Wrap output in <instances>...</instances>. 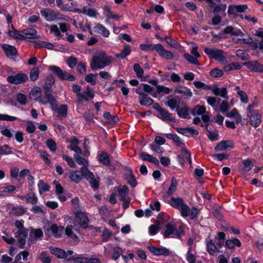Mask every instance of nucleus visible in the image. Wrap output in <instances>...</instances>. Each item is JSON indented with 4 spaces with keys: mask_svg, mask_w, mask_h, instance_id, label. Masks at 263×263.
<instances>
[{
    "mask_svg": "<svg viewBox=\"0 0 263 263\" xmlns=\"http://www.w3.org/2000/svg\"><path fill=\"white\" fill-rule=\"evenodd\" d=\"M170 204L173 208L178 209L183 217H186L189 216L191 218L194 219L196 217L198 213L197 209L195 208L190 209L186 204L184 203L182 199L180 198H171Z\"/></svg>",
    "mask_w": 263,
    "mask_h": 263,
    "instance_id": "obj_1",
    "label": "nucleus"
},
{
    "mask_svg": "<svg viewBox=\"0 0 263 263\" xmlns=\"http://www.w3.org/2000/svg\"><path fill=\"white\" fill-rule=\"evenodd\" d=\"M112 61V58L110 56L107 55L104 51H100L93 56L90 66L92 70L103 69L111 64Z\"/></svg>",
    "mask_w": 263,
    "mask_h": 263,
    "instance_id": "obj_2",
    "label": "nucleus"
},
{
    "mask_svg": "<svg viewBox=\"0 0 263 263\" xmlns=\"http://www.w3.org/2000/svg\"><path fill=\"white\" fill-rule=\"evenodd\" d=\"M39 102L44 105L49 103L52 110L58 114V117H65L67 115V105L63 104L58 106L53 95H47L46 98L40 100Z\"/></svg>",
    "mask_w": 263,
    "mask_h": 263,
    "instance_id": "obj_3",
    "label": "nucleus"
},
{
    "mask_svg": "<svg viewBox=\"0 0 263 263\" xmlns=\"http://www.w3.org/2000/svg\"><path fill=\"white\" fill-rule=\"evenodd\" d=\"M204 51L210 58L214 59L220 63L224 64L227 62L226 58L221 50L205 48Z\"/></svg>",
    "mask_w": 263,
    "mask_h": 263,
    "instance_id": "obj_4",
    "label": "nucleus"
},
{
    "mask_svg": "<svg viewBox=\"0 0 263 263\" xmlns=\"http://www.w3.org/2000/svg\"><path fill=\"white\" fill-rule=\"evenodd\" d=\"M48 69L53 71L61 79L66 80L69 81H73L75 80V77L61 69L59 67L56 66H49Z\"/></svg>",
    "mask_w": 263,
    "mask_h": 263,
    "instance_id": "obj_5",
    "label": "nucleus"
},
{
    "mask_svg": "<svg viewBox=\"0 0 263 263\" xmlns=\"http://www.w3.org/2000/svg\"><path fill=\"white\" fill-rule=\"evenodd\" d=\"M43 236V233L40 229L31 228L29 233L28 245L30 246L33 243L40 240Z\"/></svg>",
    "mask_w": 263,
    "mask_h": 263,
    "instance_id": "obj_6",
    "label": "nucleus"
},
{
    "mask_svg": "<svg viewBox=\"0 0 263 263\" xmlns=\"http://www.w3.org/2000/svg\"><path fill=\"white\" fill-rule=\"evenodd\" d=\"M81 171L84 174V177L89 182L91 186L94 189L98 188L99 186V180L95 177L93 174L87 168L81 167Z\"/></svg>",
    "mask_w": 263,
    "mask_h": 263,
    "instance_id": "obj_7",
    "label": "nucleus"
},
{
    "mask_svg": "<svg viewBox=\"0 0 263 263\" xmlns=\"http://www.w3.org/2000/svg\"><path fill=\"white\" fill-rule=\"evenodd\" d=\"M163 236L165 238L180 237V234H178L176 228L173 222H170L166 224V230L164 233Z\"/></svg>",
    "mask_w": 263,
    "mask_h": 263,
    "instance_id": "obj_8",
    "label": "nucleus"
},
{
    "mask_svg": "<svg viewBox=\"0 0 263 263\" xmlns=\"http://www.w3.org/2000/svg\"><path fill=\"white\" fill-rule=\"evenodd\" d=\"M64 228L63 226H58L55 224H51L46 229V233H51L57 238L61 237L64 233Z\"/></svg>",
    "mask_w": 263,
    "mask_h": 263,
    "instance_id": "obj_9",
    "label": "nucleus"
},
{
    "mask_svg": "<svg viewBox=\"0 0 263 263\" xmlns=\"http://www.w3.org/2000/svg\"><path fill=\"white\" fill-rule=\"evenodd\" d=\"M28 76L24 73H18L15 76H10L7 77V81L13 84H18L27 81Z\"/></svg>",
    "mask_w": 263,
    "mask_h": 263,
    "instance_id": "obj_10",
    "label": "nucleus"
},
{
    "mask_svg": "<svg viewBox=\"0 0 263 263\" xmlns=\"http://www.w3.org/2000/svg\"><path fill=\"white\" fill-rule=\"evenodd\" d=\"M41 14L48 22L54 21L58 18V13L50 9H42L41 11Z\"/></svg>",
    "mask_w": 263,
    "mask_h": 263,
    "instance_id": "obj_11",
    "label": "nucleus"
},
{
    "mask_svg": "<svg viewBox=\"0 0 263 263\" xmlns=\"http://www.w3.org/2000/svg\"><path fill=\"white\" fill-rule=\"evenodd\" d=\"M28 235V230H23L15 233V237L17 238L19 247L23 248L26 243V238Z\"/></svg>",
    "mask_w": 263,
    "mask_h": 263,
    "instance_id": "obj_12",
    "label": "nucleus"
},
{
    "mask_svg": "<svg viewBox=\"0 0 263 263\" xmlns=\"http://www.w3.org/2000/svg\"><path fill=\"white\" fill-rule=\"evenodd\" d=\"M234 145L230 140L222 141L219 142L215 147L216 152L227 151L233 148Z\"/></svg>",
    "mask_w": 263,
    "mask_h": 263,
    "instance_id": "obj_13",
    "label": "nucleus"
},
{
    "mask_svg": "<svg viewBox=\"0 0 263 263\" xmlns=\"http://www.w3.org/2000/svg\"><path fill=\"white\" fill-rule=\"evenodd\" d=\"M149 250L156 256L159 255H168L170 254V252L168 249L165 248L161 247H155L153 246H150L148 247Z\"/></svg>",
    "mask_w": 263,
    "mask_h": 263,
    "instance_id": "obj_14",
    "label": "nucleus"
},
{
    "mask_svg": "<svg viewBox=\"0 0 263 263\" xmlns=\"http://www.w3.org/2000/svg\"><path fill=\"white\" fill-rule=\"evenodd\" d=\"M23 39H37L40 37L37 34V31L33 28H27L23 31Z\"/></svg>",
    "mask_w": 263,
    "mask_h": 263,
    "instance_id": "obj_15",
    "label": "nucleus"
},
{
    "mask_svg": "<svg viewBox=\"0 0 263 263\" xmlns=\"http://www.w3.org/2000/svg\"><path fill=\"white\" fill-rule=\"evenodd\" d=\"M156 51L164 58L169 59L174 57V54L171 52L164 49L161 44H156Z\"/></svg>",
    "mask_w": 263,
    "mask_h": 263,
    "instance_id": "obj_16",
    "label": "nucleus"
},
{
    "mask_svg": "<svg viewBox=\"0 0 263 263\" xmlns=\"http://www.w3.org/2000/svg\"><path fill=\"white\" fill-rule=\"evenodd\" d=\"M69 177L72 181L79 183L84 177V174L82 172L81 168L80 171L76 170L71 171L69 173Z\"/></svg>",
    "mask_w": 263,
    "mask_h": 263,
    "instance_id": "obj_17",
    "label": "nucleus"
},
{
    "mask_svg": "<svg viewBox=\"0 0 263 263\" xmlns=\"http://www.w3.org/2000/svg\"><path fill=\"white\" fill-rule=\"evenodd\" d=\"M76 217L80 224L83 228L87 227L88 223V219L85 213L78 212L76 213Z\"/></svg>",
    "mask_w": 263,
    "mask_h": 263,
    "instance_id": "obj_18",
    "label": "nucleus"
},
{
    "mask_svg": "<svg viewBox=\"0 0 263 263\" xmlns=\"http://www.w3.org/2000/svg\"><path fill=\"white\" fill-rule=\"evenodd\" d=\"M253 166V163L251 160L249 159L245 160L240 164H239V171L241 173H246L250 171Z\"/></svg>",
    "mask_w": 263,
    "mask_h": 263,
    "instance_id": "obj_19",
    "label": "nucleus"
},
{
    "mask_svg": "<svg viewBox=\"0 0 263 263\" xmlns=\"http://www.w3.org/2000/svg\"><path fill=\"white\" fill-rule=\"evenodd\" d=\"M75 11L83 13L91 17H96L98 14L97 11L95 9L89 8L87 6L83 7L82 10L76 9Z\"/></svg>",
    "mask_w": 263,
    "mask_h": 263,
    "instance_id": "obj_20",
    "label": "nucleus"
},
{
    "mask_svg": "<svg viewBox=\"0 0 263 263\" xmlns=\"http://www.w3.org/2000/svg\"><path fill=\"white\" fill-rule=\"evenodd\" d=\"M178 161L181 164L184 163L185 160L188 161L190 164L192 163L190 153L186 149H182L178 157Z\"/></svg>",
    "mask_w": 263,
    "mask_h": 263,
    "instance_id": "obj_21",
    "label": "nucleus"
},
{
    "mask_svg": "<svg viewBox=\"0 0 263 263\" xmlns=\"http://www.w3.org/2000/svg\"><path fill=\"white\" fill-rule=\"evenodd\" d=\"M47 87L46 88V96L45 97H42V90L40 87H34L31 90V95L34 97V99L39 102L40 100L46 98L47 95H52L51 93H49L48 92Z\"/></svg>",
    "mask_w": 263,
    "mask_h": 263,
    "instance_id": "obj_22",
    "label": "nucleus"
},
{
    "mask_svg": "<svg viewBox=\"0 0 263 263\" xmlns=\"http://www.w3.org/2000/svg\"><path fill=\"white\" fill-rule=\"evenodd\" d=\"M248 8L246 5H231L229 7L228 12L229 14H235L237 12H242Z\"/></svg>",
    "mask_w": 263,
    "mask_h": 263,
    "instance_id": "obj_23",
    "label": "nucleus"
},
{
    "mask_svg": "<svg viewBox=\"0 0 263 263\" xmlns=\"http://www.w3.org/2000/svg\"><path fill=\"white\" fill-rule=\"evenodd\" d=\"M206 250L211 255H216L218 252V249L215 246L212 239L206 240Z\"/></svg>",
    "mask_w": 263,
    "mask_h": 263,
    "instance_id": "obj_24",
    "label": "nucleus"
},
{
    "mask_svg": "<svg viewBox=\"0 0 263 263\" xmlns=\"http://www.w3.org/2000/svg\"><path fill=\"white\" fill-rule=\"evenodd\" d=\"M261 121V115L257 111H254L250 117V123L254 127L258 126Z\"/></svg>",
    "mask_w": 263,
    "mask_h": 263,
    "instance_id": "obj_25",
    "label": "nucleus"
},
{
    "mask_svg": "<svg viewBox=\"0 0 263 263\" xmlns=\"http://www.w3.org/2000/svg\"><path fill=\"white\" fill-rule=\"evenodd\" d=\"M50 253L57 257L59 258H65L67 257V254L66 252L60 249L54 247H51L49 248Z\"/></svg>",
    "mask_w": 263,
    "mask_h": 263,
    "instance_id": "obj_26",
    "label": "nucleus"
},
{
    "mask_svg": "<svg viewBox=\"0 0 263 263\" xmlns=\"http://www.w3.org/2000/svg\"><path fill=\"white\" fill-rule=\"evenodd\" d=\"M95 32L102 34L103 36L107 37L109 35V31L103 25L100 24H96L94 27Z\"/></svg>",
    "mask_w": 263,
    "mask_h": 263,
    "instance_id": "obj_27",
    "label": "nucleus"
},
{
    "mask_svg": "<svg viewBox=\"0 0 263 263\" xmlns=\"http://www.w3.org/2000/svg\"><path fill=\"white\" fill-rule=\"evenodd\" d=\"M2 48L9 58H13L16 54V48L11 45L4 44L2 45Z\"/></svg>",
    "mask_w": 263,
    "mask_h": 263,
    "instance_id": "obj_28",
    "label": "nucleus"
},
{
    "mask_svg": "<svg viewBox=\"0 0 263 263\" xmlns=\"http://www.w3.org/2000/svg\"><path fill=\"white\" fill-rule=\"evenodd\" d=\"M212 92L216 96H219L228 99L227 90L225 87H214L211 88Z\"/></svg>",
    "mask_w": 263,
    "mask_h": 263,
    "instance_id": "obj_29",
    "label": "nucleus"
},
{
    "mask_svg": "<svg viewBox=\"0 0 263 263\" xmlns=\"http://www.w3.org/2000/svg\"><path fill=\"white\" fill-rule=\"evenodd\" d=\"M241 245L240 240L236 238H233L232 239H228L226 241L225 246L228 249H234L236 246L239 247Z\"/></svg>",
    "mask_w": 263,
    "mask_h": 263,
    "instance_id": "obj_30",
    "label": "nucleus"
},
{
    "mask_svg": "<svg viewBox=\"0 0 263 263\" xmlns=\"http://www.w3.org/2000/svg\"><path fill=\"white\" fill-rule=\"evenodd\" d=\"M78 97L80 101L83 100L87 101L88 99H92L93 98V91L90 89L89 87L86 88V91L84 93H79Z\"/></svg>",
    "mask_w": 263,
    "mask_h": 263,
    "instance_id": "obj_31",
    "label": "nucleus"
},
{
    "mask_svg": "<svg viewBox=\"0 0 263 263\" xmlns=\"http://www.w3.org/2000/svg\"><path fill=\"white\" fill-rule=\"evenodd\" d=\"M207 113L206 108L203 105H197L191 110V114L195 116H201Z\"/></svg>",
    "mask_w": 263,
    "mask_h": 263,
    "instance_id": "obj_32",
    "label": "nucleus"
},
{
    "mask_svg": "<svg viewBox=\"0 0 263 263\" xmlns=\"http://www.w3.org/2000/svg\"><path fill=\"white\" fill-rule=\"evenodd\" d=\"M136 92L138 93L141 99L140 100V104L144 106H149L153 104V101L149 97L145 96L144 93L136 91Z\"/></svg>",
    "mask_w": 263,
    "mask_h": 263,
    "instance_id": "obj_33",
    "label": "nucleus"
},
{
    "mask_svg": "<svg viewBox=\"0 0 263 263\" xmlns=\"http://www.w3.org/2000/svg\"><path fill=\"white\" fill-rule=\"evenodd\" d=\"M140 157L141 158H142L143 160L147 161L149 162L153 163L155 164H158L159 163V160L155 157H153V156L145 153H141L140 154Z\"/></svg>",
    "mask_w": 263,
    "mask_h": 263,
    "instance_id": "obj_34",
    "label": "nucleus"
},
{
    "mask_svg": "<svg viewBox=\"0 0 263 263\" xmlns=\"http://www.w3.org/2000/svg\"><path fill=\"white\" fill-rule=\"evenodd\" d=\"M247 67L253 71L261 72L263 70V65L257 62H253L247 64Z\"/></svg>",
    "mask_w": 263,
    "mask_h": 263,
    "instance_id": "obj_35",
    "label": "nucleus"
},
{
    "mask_svg": "<svg viewBox=\"0 0 263 263\" xmlns=\"http://www.w3.org/2000/svg\"><path fill=\"white\" fill-rule=\"evenodd\" d=\"M175 92L177 93L181 94L186 98H191L193 95L191 90L186 87H181L176 89Z\"/></svg>",
    "mask_w": 263,
    "mask_h": 263,
    "instance_id": "obj_36",
    "label": "nucleus"
},
{
    "mask_svg": "<svg viewBox=\"0 0 263 263\" xmlns=\"http://www.w3.org/2000/svg\"><path fill=\"white\" fill-rule=\"evenodd\" d=\"M228 118H233L237 123H239L242 120L241 115L236 108H233L229 113L226 115Z\"/></svg>",
    "mask_w": 263,
    "mask_h": 263,
    "instance_id": "obj_37",
    "label": "nucleus"
},
{
    "mask_svg": "<svg viewBox=\"0 0 263 263\" xmlns=\"http://www.w3.org/2000/svg\"><path fill=\"white\" fill-rule=\"evenodd\" d=\"M130 51L131 47L130 45L128 44H125L124 49L121 51V52L120 53L116 54V57L124 59L130 54Z\"/></svg>",
    "mask_w": 263,
    "mask_h": 263,
    "instance_id": "obj_38",
    "label": "nucleus"
},
{
    "mask_svg": "<svg viewBox=\"0 0 263 263\" xmlns=\"http://www.w3.org/2000/svg\"><path fill=\"white\" fill-rule=\"evenodd\" d=\"M159 118L163 120L173 121L174 120L172 115L163 108L159 112Z\"/></svg>",
    "mask_w": 263,
    "mask_h": 263,
    "instance_id": "obj_39",
    "label": "nucleus"
},
{
    "mask_svg": "<svg viewBox=\"0 0 263 263\" xmlns=\"http://www.w3.org/2000/svg\"><path fill=\"white\" fill-rule=\"evenodd\" d=\"M176 111L178 116L181 118L186 119L189 117V109L186 106H184L183 108L178 107Z\"/></svg>",
    "mask_w": 263,
    "mask_h": 263,
    "instance_id": "obj_40",
    "label": "nucleus"
},
{
    "mask_svg": "<svg viewBox=\"0 0 263 263\" xmlns=\"http://www.w3.org/2000/svg\"><path fill=\"white\" fill-rule=\"evenodd\" d=\"M166 136L167 138L172 140L175 144L177 146H180L183 144V143L180 138L175 134L168 133L166 134Z\"/></svg>",
    "mask_w": 263,
    "mask_h": 263,
    "instance_id": "obj_41",
    "label": "nucleus"
},
{
    "mask_svg": "<svg viewBox=\"0 0 263 263\" xmlns=\"http://www.w3.org/2000/svg\"><path fill=\"white\" fill-rule=\"evenodd\" d=\"M178 182L175 177H173L171 180V183L167 191L168 195H173L176 191L177 187Z\"/></svg>",
    "mask_w": 263,
    "mask_h": 263,
    "instance_id": "obj_42",
    "label": "nucleus"
},
{
    "mask_svg": "<svg viewBox=\"0 0 263 263\" xmlns=\"http://www.w3.org/2000/svg\"><path fill=\"white\" fill-rule=\"evenodd\" d=\"M176 129L178 133L186 136H190L191 134L197 133V130L191 128H177Z\"/></svg>",
    "mask_w": 263,
    "mask_h": 263,
    "instance_id": "obj_43",
    "label": "nucleus"
},
{
    "mask_svg": "<svg viewBox=\"0 0 263 263\" xmlns=\"http://www.w3.org/2000/svg\"><path fill=\"white\" fill-rule=\"evenodd\" d=\"M37 186L40 195H42L44 192H48L50 189V186L42 180L39 181Z\"/></svg>",
    "mask_w": 263,
    "mask_h": 263,
    "instance_id": "obj_44",
    "label": "nucleus"
},
{
    "mask_svg": "<svg viewBox=\"0 0 263 263\" xmlns=\"http://www.w3.org/2000/svg\"><path fill=\"white\" fill-rule=\"evenodd\" d=\"M224 32L227 34H231L234 35L240 36L242 37L243 33L240 30L234 31V29L231 26L226 27L224 30Z\"/></svg>",
    "mask_w": 263,
    "mask_h": 263,
    "instance_id": "obj_45",
    "label": "nucleus"
},
{
    "mask_svg": "<svg viewBox=\"0 0 263 263\" xmlns=\"http://www.w3.org/2000/svg\"><path fill=\"white\" fill-rule=\"evenodd\" d=\"M26 200L28 203L35 204L37 202V198L34 193L29 192L26 196Z\"/></svg>",
    "mask_w": 263,
    "mask_h": 263,
    "instance_id": "obj_46",
    "label": "nucleus"
},
{
    "mask_svg": "<svg viewBox=\"0 0 263 263\" xmlns=\"http://www.w3.org/2000/svg\"><path fill=\"white\" fill-rule=\"evenodd\" d=\"M98 159L100 162L104 164H108L109 163V159L108 155L104 152H100L98 153Z\"/></svg>",
    "mask_w": 263,
    "mask_h": 263,
    "instance_id": "obj_47",
    "label": "nucleus"
},
{
    "mask_svg": "<svg viewBox=\"0 0 263 263\" xmlns=\"http://www.w3.org/2000/svg\"><path fill=\"white\" fill-rule=\"evenodd\" d=\"M1 132L3 136L10 138L12 137L14 130L7 127H4L1 129Z\"/></svg>",
    "mask_w": 263,
    "mask_h": 263,
    "instance_id": "obj_48",
    "label": "nucleus"
},
{
    "mask_svg": "<svg viewBox=\"0 0 263 263\" xmlns=\"http://www.w3.org/2000/svg\"><path fill=\"white\" fill-rule=\"evenodd\" d=\"M74 159L76 162L80 165H82L84 166V168H87L86 167L88 166V163L86 159L82 158L79 155H74Z\"/></svg>",
    "mask_w": 263,
    "mask_h": 263,
    "instance_id": "obj_49",
    "label": "nucleus"
},
{
    "mask_svg": "<svg viewBox=\"0 0 263 263\" xmlns=\"http://www.w3.org/2000/svg\"><path fill=\"white\" fill-rule=\"evenodd\" d=\"M233 40L234 42L238 44H250L253 43V40L251 37L248 38H239V39H233Z\"/></svg>",
    "mask_w": 263,
    "mask_h": 263,
    "instance_id": "obj_50",
    "label": "nucleus"
},
{
    "mask_svg": "<svg viewBox=\"0 0 263 263\" xmlns=\"http://www.w3.org/2000/svg\"><path fill=\"white\" fill-rule=\"evenodd\" d=\"M167 106L173 110L176 109L177 108L179 107V102L176 99H171L167 101Z\"/></svg>",
    "mask_w": 263,
    "mask_h": 263,
    "instance_id": "obj_51",
    "label": "nucleus"
},
{
    "mask_svg": "<svg viewBox=\"0 0 263 263\" xmlns=\"http://www.w3.org/2000/svg\"><path fill=\"white\" fill-rule=\"evenodd\" d=\"M118 191L121 199L122 200H125L126 199V196L128 192L127 187L123 186L122 187L119 189Z\"/></svg>",
    "mask_w": 263,
    "mask_h": 263,
    "instance_id": "obj_52",
    "label": "nucleus"
},
{
    "mask_svg": "<svg viewBox=\"0 0 263 263\" xmlns=\"http://www.w3.org/2000/svg\"><path fill=\"white\" fill-rule=\"evenodd\" d=\"M39 258L43 263H50L51 261L50 258L46 251L42 252Z\"/></svg>",
    "mask_w": 263,
    "mask_h": 263,
    "instance_id": "obj_53",
    "label": "nucleus"
},
{
    "mask_svg": "<svg viewBox=\"0 0 263 263\" xmlns=\"http://www.w3.org/2000/svg\"><path fill=\"white\" fill-rule=\"evenodd\" d=\"M156 45L147 44H141L140 45V48L144 51H149L153 50H156Z\"/></svg>",
    "mask_w": 263,
    "mask_h": 263,
    "instance_id": "obj_54",
    "label": "nucleus"
},
{
    "mask_svg": "<svg viewBox=\"0 0 263 263\" xmlns=\"http://www.w3.org/2000/svg\"><path fill=\"white\" fill-rule=\"evenodd\" d=\"M39 69L37 67H34L30 71V79L32 81L36 80L39 76Z\"/></svg>",
    "mask_w": 263,
    "mask_h": 263,
    "instance_id": "obj_55",
    "label": "nucleus"
},
{
    "mask_svg": "<svg viewBox=\"0 0 263 263\" xmlns=\"http://www.w3.org/2000/svg\"><path fill=\"white\" fill-rule=\"evenodd\" d=\"M9 34L10 36L19 40H23V31L22 32H18L16 30H10L9 31Z\"/></svg>",
    "mask_w": 263,
    "mask_h": 263,
    "instance_id": "obj_56",
    "label": "nucleus"
},
{
    "mask_svg": "<svg viewBox=\"0 0 263 263\" xmlns=\"http://www.w3.org/2000/svg\"><path fill=\"white\" fill-rule=\"evenodd\" d=\"M48 27L49 28L51 32H53L54 34L58 37V39H60L61 37V34L60 30L58 27V26L55 25H49Z\"/></svg>",
    "mask_w": 263,
    "mask_h": 263,
    "instance_id": "obj_57",
    "label": "nucleus"
},
{
    "mask_svg": "<svg viewBox=\"0 0 263 263\" xmlns=\"http://www.w3.org/2000/svg\"><path fill=\"white\" fill-rule=\"evenodd\" d=\"M71 225L70 226H67L65 229V233L66 234L70 237L73 240V241H77L78 240V237L73 233L71 227Z\"/></svg>",
    "mask_w": 263,
    "mask_h": 263,
    "instance_id": "obj_58",
    "label": "nucleus"
},
{
    "mask_svg": "<svg viewBox=\"0 0 263 263\" xmlns=\"http://www.w3.org/2000/svg\"><path fill=\"white\" fill-rule=\"evenodd\" d=\"M73 144H74L73 145H71L70 147H69V148L71 150V151H74L77 154V155H78V154H80L81 153V148L77 146L76 145L78 143V141L77 139L76 138H73L72 139V141Z\"/></svg>",
    "mask_w": 263,
    "mask_h": 263,
    "instance_id": "obj_59",
    "label": "nucleus"
},
{
    "mask_svg": "<svg viewBox=\"0 0 263 263\" xmlns=\"http://www.w3.org/2000/svg\"><path fill=\"white\" fill-rule=\"evenodd\" d=\"M241 67L240 64L238 63H233L227 65L224 67V69L225 71H229L234 69H238Z\"/></svg>",
    "mask_w": 263,
    "mask_h": 263,
    "instance_id": "obj_60",
    "label": "nucleus"
},
{
    "mask_svg": "<svg viewBox=\"0 0 263 263\" xmlns=\"http://www.w3.org/2000/svg\"><path fill=\"white\" fill-rule=\"evenodd\" d=\"M186 259L189 263H196V257L191 253L190 248L188 249L186 254Z\"/></svg>",
    "mask_w": 263,
    "mask_h": 263,
    "instance_id": "obj_61",
    "label": "nucleus"
},
{
    "mask_svg": "<svg viewBox=\"0 0 263 263\" xmlns=\"http://www.w3.org/2000/svg\"><path fill=\"white\" fill-rule=\"evenodd\" d=\"M230 107L231 106L229 105V103L225 101H223L219 104L220 110L223 114L227 112V111L229 109Z\"/></svg>",
    "mask_w": 263,
    "mask_h": 263,
    "instance_id": "obj_62",
    "label": "nucleus"
},
{
    "mask_svg": "<svg viewBox=\"0 0 263 263\" xmlns=\"http://www.w3.org/2000/svg\"><path fill=\"white\" fill-rule=\"evenodd\" d=\"M0 153L2 155H9L12 154L11 148L8 145H4L0 147Z\"/></svg>",
    "mask_w": 263,
    "mask_h": 263,
    "instance_id": "obj_63",
    "label": "nucleus"
},
{
    "mask_svg": "<svg viewBox=\"0 0 263 263\" xmlns=\"http://www.w3.org/2000/svg\"><path fill=\"white\" fill-rule=\"evenodd\" d=\"M46 145L51 152H54L57 150L55 142L52 139H48L46 141Z\"/></svg>",
    "mask_w": 263,
    "mask_h": 263,
    "instance_id": "obj_64",
    "label": "nucleus"
}]
</instances>
